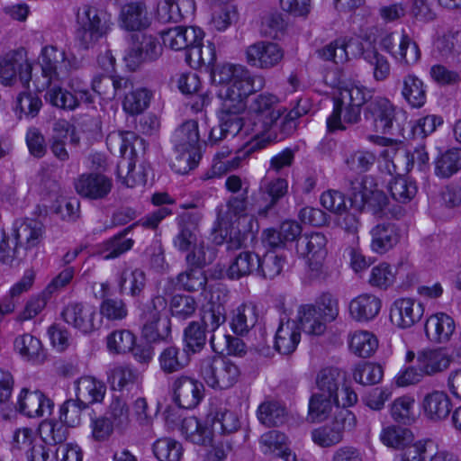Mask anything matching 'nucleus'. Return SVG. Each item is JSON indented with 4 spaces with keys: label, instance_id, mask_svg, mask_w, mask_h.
I'll return each mask as SVG.
<instances>
[{
    "label": "nucleus",
    "instance_id": "37",
    "mask_svg": "<svg viewBox=\"0 0 461 461\" xmlns=\"http://www.w3.org/2000/svg\"><path fill=\"white\" fill-rule=\"evenodd\" d=\"M422 407L425 415L431 420L446 419L451 411V401L443 391H433L425 395Z\"/></svg>",
    "mask_w": 461,
    "mask_h": 461
},
{
    "label": "nucleus",
    "instance_id": "5",
    "mask_svg": "<svg viewBox=\"0 0 461 461\" xmlns=\"http://www.w3.org/2000/svg\"><path fill=\"white\" fill-rule=\"evenodd\" d=\"M278 102V97L270 93L259 94L251 100L249 110L255 120V140L262 141L270 136L272 141L277 138L268 132L281 117V112L277 109Z\"/></svg>",
    "mask_w": 461,
    "mask_h": 461
},
{
    "label": "nucleus",
    "instance_id": "34",
    "mask_svg": "<svg viewBox=\"0 0 461 461\" xmlns=\"http://www.w3.org/2000/svg\"><path fill=\"white\" fill-rule=\"evenodd\" d=\"M301 330L306 334L321 336L326 329L327 323L322 315L317 312V308L313 304H303L297 311V321Z\"/></svg>",
    "mask_w": 461,
    "mask_h": 461
},
{
    "label": "nucleus",
    "instance_id": "59",
    "mask_svg": "<svg viewBox=\"0 0 461 461\" xmlns=\"http://www.w3.org/2000/svg\"><path fill=\"white\" fill-rule=\"evenodd\" d=\"M133 229V225L125 228L122 232L113 236L104 242V258L112 259L120 257L123 253L130 250L134 240L132 239H126L125 236Z\"/></svg>",
    "mask_w": 461,
    "mask_h": 461
},
{
    "label": "nucleus",
    "instance_id": "2",
    "mask_svg": "<svg viewBox=\"0 0 461 461\" xmlns=\"http://www.w3.org/2000/svg\"><path fill=\"white\" fill-rule=\"evenodd\" d=\"M374 97L372 91L363 86L352 85L340 89L334 99V107L327 119L329 131L345 130L343 122L355 124L360 121L362 107Z\"/></svg>",
    "mask_w": 461,
    "mask_h": 461
},
{
    "label": "nucleus",
    "instance_id": "61",
    "mask_svg": "<svg viewBox=\"0 0 461 461\" xmlns=\"http://www.w3.org/2000/svg\"><path fill=\"white\" fill-rule=\"evenodd\" d=\"M389 190L394 200L399 203H407L415 197L418 188L415 181L404 176H399L390 181Z\"/></svg>",
    "mask_w": 461,
    "mask_h": 461
},
{
    "label": "nucleus",
    "instance_id": "42",
    "mask_svg": "<svg viewBox=\"0 0 461 461\" xmlns=\"http://www.w3.org/2000/svg\"><path fill=\"white\" fill-rule=\"evenodd\" d=\"M189 354L176 346L167 347L158 356L159 368L167 375L180 372L189 364Z\"/></svg>",
    "mask_w": 461,
    "mask_h": 461
},
{
    "label": "nucleus",
    "instance_id": "60",
    "mask_svg": "<svg viewBox=\"0 0 461 461\" xmlns=\"http://www.w3.org/2000/svg\"><path fill=\"white\" fill-rule=\"evenodd\" d=\"M285 414V409L276 402H265L259 405L258 410L259 421L267 427L283 424Z\"/></svg>",
    "mask_w": 461,
    "mask_h": 461
},
{
    "label": "nucleus",
    "instance_id": "33",
    "mask_svg": "<svg viewBox=\"0 0 461 461\" xmlns=\"http://www.w3.org/2000/svg\"><path fill=\"white\" fill-rule=\"evenodd\" d=\"M382 307L381 300L371 294H363L349 303V313L357 321H369L375 319Z\"/></svg>",
    "mask_w": 461,
    "mask_h": 461
},
{
    "label": "nucleus",
    "instance_id": "62",
    "mask_svg": "<svg viewBox=\"0 0 461 461\" xmlns=\"http://www.w3.org/2000/svg\"><path fill=\"white\" fill-rule=\"evenodd\" d=\"M375 160L376 157L374 153L358 149L346 154L344 163L349 171L361 174L370 170Z\"/></svg>",
    "mask_w": 461,
    "mask_h": 461
},
{
    "label": "nucleus",
    "instance_id": "25",
    "mask_svg": "<svg viewBox=\"0 0 461 461\" xmlns=\"http://www.w3.org/2000/svg\"><path fill=\"white\" fill-rule=\"evenodd\" d=\"M174 141L176 149L181 153L185 160H189L199 149L198 122L194 120H189L182 123L175 132Z\"/></svg>",
    "mask_w": 461,
    "mask_h": 461
},
{
    "label": "nucleus",
    "instance_id": "30",
    "mask_svg": "<svg viewBox=\"0 0 461 461\" xmlns=\"http://www.w3.org/2000/svg\"><path fill=\"white\" fill-rule=\"evenodd\" d=\"M11 233L26 253V250L36 247L41 241L43 225L36 220L15 221Z\"/></svg>",
    "mask_w": 461,
    "mask_h": 461
},
{
    "label": "nucleus",
    "instance_id": "13",
    "mask_svg": "<svg viewBox=\"0 0 461 461\" xmlns=\"http://www.w3.org/2000/svg\"><path fill=\"white\" fill-rule=\"evenodd\" d=\"M247 63L260 69H270L277 66L284 58V50L275 42L259 41L245 50Z\"/></svg>",
    "mask_w": 461,
    "mask_h": 461
},
{
    "label": "nucleus",
    "instance_id": "50",
    "mask_svg": "<svg viewBox=\"0 0 461 461\" xmlns=\"http://www.w3.org/2000/svg\"><path fill=\"white\" fill-rule=\"evenodd\" d=\"M132 87V83L125 77L106 76L94 80L93 89L104 98H113L117 93L123 89Z\"/></svg>",
    "mask_w": 461,
    "mask_h": 461
},
{
    "label": "nucleus",
    "instance_id": "26",
    "mask_svg": "<svg viewBox=\"0 0 461 461\" xmlns=\"http://www.w3.org/2000/svg\"><path fill=\"white\" fill-rule=\"evenodd\" d=\"M120 26L129 32L142 31L148 29L151 24V18L149 15L145 4L141 2H131L124 5L119 15Z\"/></svg>",
    "mask_w": 461,
    "mask_h": 461
},
{
    "label": "nucleus",
    "instance_id": "43",
    "mask_svg": "<svg viewBox=\"0 0 461 461\" xmlns=\"http://www.w3.org/2000/svg\"><path fill=\"white\" fill-rule=\"evenodd\" d=\"M348 346L352 353L359 357H371L378 348L377 338L367 330H356L348 337Z\"/></svg>",
    "mask_w": 461,
    "mask_h": 461
},
{
    "label": "nucleus",
    "instance_id": "38",
    "mask_svg": "<svg viewBox=\"0 0 461 461\" xmlns=\"http://www.w3.org/2000/svg\"><path fill=\"white\" fill-rule=\"evenodd\" d=\"M180 431L185 438L193 444L205 446L212 440L210 423L203 425L195 417H187L182 420Z\"/></svg>",
    "mask_w": 461,
    "mask_h": 461
},
{
    "label": "nucleus",
    "instance_id": "58",
    "mask_svg": "<svg viewBox=\"0 0 461 461\" xmlns=\"http://www.w3.org/2000/svg\"><path fill=\"white\" fill-rule=\"evenodd\" d=\"M106 417L113 424L115 429L120 432L124 431L130 425V410L125 400L118 396L113 397L108 410Z\"/></svg>",
    "mask_w": 461,
    "mask_h": 461
},
{
    "label": "nucleus",
    "instance_id": "54",
    "mask_svg": "<svg viewBox=\"0 0 461 461\" xmlns=\"http://www.w3.org/2000/svg\"><path fill=\"white\" fill-rule=\"evenodd\" d=\"M206 333L199 321H191L184 330V349L188 354L200 352L206 344Z\"/></svg>",
    "mask_w": 461,
    "mask_h": 461
},
{
    "label": "nucleus",
    "instance_id": "21",
    "mask_svg": "<svg viewBox=\"0 0 461 461\" xmlns=\"http://www.w3.org/2000/svg\"><path fill=\"white\" fill-rule=\"evenodd\" d=\"M71 88L73 92L59 86L50 87L46 93V99L53 106L69 111L77 108L82 102H93L92 95L86 89L80 86L74 88L73 85Z\"/></svg>",
    "mask_w": 461,
    "mask_h": 461
},
{
    "label": "nucleus",
    "instance_id": "47",
    "mask_svg": "<svg viewBox=\"0 0 461 461\" xmlns=\"http://www.w3.org/2000/svg\"><path fill=\"white\" fill-rule=\"evenodd\" d=\"M340 383L341 375L339 369L324 367L318 372L315 378L316 393L326 394L328 397L338 398Z\"/></svg>",
    "mask_w": 461,
    "mask_h": 461
},
{
    "label": "nucleus",
    "instance_id": "44",
    "mask_svg": "<svg viewBox=\"0 0 461 461\" xmlns=\"http://www.w3.org/2000/svg\"><path fill=\"white\" fill-rule=\"evenodd\" d=\"M105 393V384L92 376L81 377L77 382V397L87 405L102 402Z\"/></svg>",
    "mask_w": 461,
    "mask_h": 461
},
{
    "label": "nucleus",
    "instance_id": "49",
    "mask_svg": "<svg viewBox=\"0 0 461 461\" xmlns=\"http://www.w3.org/2000/svg\"><path fill=\"white\" fill-rule=\"evenodd\" d=\"M0 262L8 266L18 265L25 257V252L15 240L12 233L0 231Z\"/></svg>",
    "mask_w": 461,
    "mask_h": 461
},
{
    "label": "nucleus",
    "instance_id": "51",
    "mask_svg": "<svg viewBox=\"0 0 461 461\" xmlns=\"http://www.w3.org/2000/svg\"><path fill=\"white\" fill-rule=\"evenodd\" d=\"M338 403V398L313 393L309 401L308 418L312 422L323 421L329 417L333 405Z\"/></svg>",
    "mask_w": 461,
    "mask_h": 461
},
{
    "label": "nucleus",
    "instance_id": "53",
    "mask_svg": "<svg viewBox=\"0 0 461 461\" xmlns=\"http://www.w3.org/2000/svg\"><path fill=\"white\" fill-rule=\"evenodd\" d=\"M350 41L347 38H338L317 50L318 56L326 61L344 64L349 60L348 47Z\"/></svg>",
    "mask_w": 461,
    "mask_h": 461
},
{
    "label": "nucleus",
    "instance_id": "3",
    "mask_svg": "<svg viewBox=\"0 0 461 461\" xmlns=\"http://www.w3.org/2000/svg\"><path fill=\"white\" fill-rule=\"evenodd\" d=\"M76 25V40L87 50L109 32L113 25L112 16L103 8L84 5L77 12Z\"/></svg>",
    "mask_w": 461,
    "mask_h": 461
},
{
    "label": "nucleus",
    "instance_id": "19",
    "mask_svg": "<svg viewBox=\"0 0 461 461\" xmlns=\"http://www.w3.org/2000/svg\"><path fill=\"white\" fill-rule=\"evenodd\" d=\"M61 317L66 323L82 333H91L96 329L95 310L93 306L77 302L69 303L61 312Z\"/></svg>",
    "mask_w": 461,
    "mask_h": 461
},
{
    "label": "nucleus",
    "instance_id": "48",
    "mask_svg": "<svg viewBox=\"0 0 461 461\" xmlns=\"http://www.w3.org/2000/svg\"><path fill=\"white\" fill-rule=\"evenodd\" d=\"M14 348L23 357L30 361L37 363L44 361L45 355L41 340L29 333L17 337L14 340Z\"/></svg>",
    "mask_w": 461,
    "mask_h": 461
},
{
    "label": "nucleus",
    "instance_id": "41",
    "mask_svg": "<svg viewBox=\"0 0 461 461\" xmlns=\"http://www.w3.org/2000/svg\"><path fill=\"white\" fill-rule=\"evenodd\" d=\"M259 257L249 250L239 252L230 263L227 276L230 279L239 280L251 275L254 271L258 273Z\"/></svg>",
    "mask_w": 461,
    "mask_h": 461
},
{
    "label": "nucleus",
    "instance_id": "28",
    "mask_svg": "<svg viewBox=\"0 0 461 461\" xmlns=\"http://www.w3.org/2000/svg\"><path fill=\"white\" fill-rule=\"evenodd\" d=\"M456 330L452 317L444 312L430 315L425 322L427 338L434 343L447 342Z\"/></svg>",
    "mask_w": 461,
    "mask_h": 461
},
{
    "label": "nucleus",
    "instance_id": "39",
    "mask_svg": "<svg viewBox=\"0 0 461 461\" xmlns=\"http://www.w3.org/2000/svg\"><path fill=\"white\" fill-rule=\"evenodd\" d=\"M259 190L269 197V202L266 206L258 210V214L266 217L268 212L273 210L278 202L288 194V181L284 177L264 179Z\"/></svg>",
    "mask_w": 461,
    "mask_h": 461
},
{
    "label": "nucleus",
    "instance_id": "15",
    "mask_svg": "<svg viewBox=\"0 0 461 461\" xmlns=\"http://www.w3.org/2000/svg\"><path fill=\"white\" fill-rule=\"evenodd\" d=\"M32 66L27 60L26 50L20 48L6 55L0 60V82L5 86H11L19 77L22 81L28 82Z\"/></svg>",
    "mask_w": 461,
    "mask_h": 461
},
{
    "label": "nucleus",
    "instance_id": "56",
    "mask_svg": "<svg viewBox=\"0 0 461 461\" xmlns=\"http://www.w3.org/2000/svg\"><path fill=\"white\" fill-rule=\"evenodd\" d=\"M136 344V336L129 330H116L106 337V346L113 354H126Z\"/></svg>",
    "mask_w": 461,
    "mask_h": 461
},
{
    "label": "nucleus",
    "instance_id": "16",
    "mask_svg": "<svg viewBox=\"0 0 461 461\" xmlns=\"http://www.w3.org/2000/svg\"><path fill=\"white\" fill-rule=\"evenodd\" d=\"M112 187V179L100 173H84L75 181L77 193L82 197L92 200L105 198Z\"/></svg>",
    "mask_w": 461,
    "mask_h": 461
},
{
    "label": "nucleus",
    "instance_id": "6",
    "mask_svg": "<svg viewBox=\"0 0 461 461\" xmlns=\"http://www.w3.org/2000/svg\"><path fill=\"white\" fill-rule=\"evenodd\" d=\"M199 373L210 387L221 390L232 387L240 375L237 365L220 357H206L201 359Z\"/></svg>",
    "mask_w": 461,
    "mask_h": 461
},
{
    "label": "nucleus",
    "instance_id": "14",
    "mask_svg": "<svg viewBox=\"0 0 461 461\" xmlns=\"http://www.w3.org/2000/svg\"><path fill=\"white\" fill-rule=\"evenodd\" d=\"M201 219L202 213L199 212H185L177 217L178 231L173 244L178 251L187 252L202 240L198 229Z\"/></svg>",
    "mask_w": 461,
    "mask_h": 461
},
{
    "label": "nucleus",
    "instance_id": "55",
    "mask_svg": "<svg viewBox=\"0 0 461 461\" xmlns=\"http://www.w3.org/2000/svg\"><path fill=\"white\" fill-rule=\"evenodd\" d=\"M461 169V149H452L440 157L435 162V173L442 178L450 177Z\"/></svg>",
    "mask_w": 461,
    "mask_h": 461
},
{
    "label": "nucleus",
    "instance_id": "57",
    "mask_svg": "<svg viewBox=\"0 0 461 461\" xmlns=\"http://www.w3.org/2000/svg\"><path fill=\"white\" fill-rule=\"evenodd\" d=\"M362 57L373 68V77L375 81H384L389 77L391 73L390 62L375 48L364 50Z\"/></svg>",
    "mask_w": 461,
    "mask_h": 461
},
{
    "label": "nucleus",
    "instance_id": "45",
    "mask_svg": "<svg viewBox=\"0 0 461 461\" xmlns=\"http://www.w3.org/2000/svg\"><path fill=\"white\" fill-rule=\"evenodd\" d=\"M402 95L413 108L422 107L427 99L423 82L415 75L409 74L403 77Z\"/></svg>",
    "mask_w": 461,
    "mask_h": 461
},
{
    "label": "nucleus",
    "instance_id": "4",
    "mask_svg": "<svg viewBox=\"0 0 461 461\" xmlns=\"http://www.w3.org/2000/svg\"><path fill=\"white\" fill-rule=\"evenodd\" d=\"M167 299L162 295L154 296L143 305L140 314L141 337L149 343L166 341L171 334V321L165 316Z\"/></svg>",
    "mask_w": 461,
    "mask_h": 461
},
{
    "label": "nucleus",
    "instance_id": "7",
    "mask_svg": "<svg viewBox=\"0 0 461 461\" xmlns=\"http://www.w3.org/2000/svg\"><path fill=\"white\" fill-rule=\"evenodd\" d=\"M162 53L158 39L151 34L137 32L131 34L124 55L126 66L132 71L146 62L157 60Z\"/></svg>",
    "mask_w": 461,
    "mask_h": 461
},
{
    "label": "nucleus",
    "instance_id": "11",
    "mask_svg": "<svg viewBox=\"0 0 461 461\" xmlns=\"http://www.w3.org/2000/svg\"><path fill=\"white\" fill-rule=\"evenodd\" d=\"M246 106L236 105L231 103L222 104L218 112L219 125L212 127L209 132V141L216 144L227 138L228 135L235 136L242 128L243 121L240 114Z\"/></svg>",
    "mask_w": 461,
    "mask_h": 461
},
{
    "label": "nucleus",
    "instance_id": "27",
    "mask_svg": "<svg viewBox=\"0 0 461 461\" xmlns=\"http://www.w3.org/2000/svg\"><path fill=\"white\" fill-rule=\"evenodd\" d=\"M271 142V137L263 139L262 141L253 139L249 145H245L242 149H239L234 157L228 159L230 155V150L228 148H222L214 156L213 167L219 170L224 168L225 170L236 169L242 165V161L245 160L251 152L256 149L264 148L267 143Z\"/></svg>",
    "mask_w": 461,
    "mask_h": 461
},
{
    "label": "nucleus",
    "instance_id": "64",
    "mask_svg": "<svg viewBox=\"0 0 461 461\" xmlns=\"http://www.w3.org/2000/svg\"><path fill=\"white\" fill-rule=\"evenodd\" d=\"M436 445L430 439L419 440L408 445L402 454V461H430Z\"/></svg>",
    "mask_w": 461,
    "mask_h": 461
},
{
    "label": "nucleus",
    "instance_id": "35",
    "mask_svg": "<svg viewBox=\"0 0 461 461\" xmlns=\"http://www.w3.org/2000/svg\"><path fill=\"white\" fill-rule=\"evenodd\" d=\"M65 51L59 50L54 45L45 46L41 50V69L45 77L50 80H61L66 77V71H63V61Z\"/></svg>",
    "mask_w": 461,
    "mask_h": 461
},
{
    "label": "nucleus",
    "instance_id": "8",
    "mask_svg": "<svg viewBox=\"0 0 461 461\" xmlns=\"http://www.w3.org/2000/svg\"><path fill=\"white\" fill-rule=\"evenodd\" d=\"M397 107L387 98L375 96L364 106V119L374 130L383 134H390L398 125Z\"/></svg>",
    "mask_w": 461,
    "mask_h": 461
},
{
    "label": "nucleus",
    "instance_id": "24",
    "mask_svg": "<svg viewBox=\"0 0 461 461\" xmlns=\"http://www.w3.org/2000/svg\"><path fill=\"white\" fill-rule=\"evenodd\" d=\"M327 238L321 232H311L301 235L296 241L297 253L307 258L310 261L315 260L312 265L316 269L327 254Z\"/></svg>",
    "mask_w": 461,
    "mask_h": 461
},
{
    "label": "nucleus",
    "instance_id": "18",
    "mask_svg": "<svg viewBox=\"0 0 461 461\" xmlns=\"http://www.w3.org/2000/svg\"><path fill=\"white\" fill-rule=\"evenodd\" d=\"M162 41L165 47L179 51L185 50V54L194 44H198L203 38V32L194 26H176L161 32Z\"/></svg>",
    "mask_w": 461,
    "mask_h": 461
},
{
    "label": "nucleus",
    "instance_id": "63",
    "mask_svg": "<svg viewBox=\"0 0 461 461\" xmlns=\"http://www.w3.org/2000/svg\"><path fill=\"white\" fill-rule=\"evenodd\" d=\"M153 452L159 461H179L182 454V445L175 439L164 438L153 444Z\"/></svg>",
    "mask_w": 461,
    "mask_h": 461
},
{
    "label": "nucleus",
    "instance_id": "20",
    "mask_svg": "<svg viewBox=\"0 0 461 461\" xmlns=\"http://www.w3.org/2000/svg\"><path fill=\"white\" fill-rule=\"evenodd\" d=\"M424 307L411 298H401L393 302L390 309V319L402 329L412 327L423 316Z\"/></svg>",
    "mask_w": 461,
    "mask_h": 461
},
{
    "label": "nucleus",
    "instance_id": "52",
    "mask_svg": "<svg viewBox=\"0 0 461 461\" xmlns=\"http://www.w3.org/2000/svg\"><path fill=\"white\" fill-rule=\"evenodd\" d=\"M185 60L189 65L214 66L216 61L215 45L212 41L203 44L202 41L198 44H194L192 49L185 54Z\"/></svg>",
    "mask_w": 461,
    "mask_h": 461
},
{
    "label": "nucleus",
    "instance_id": "1",
    "mask_svg": "<svg viewBox=\"0 0 461 461\" xmlns=\"http://www.w3.org/2000/svg\"><path fill=\"white\" fill-rule=\"evenodd\" d=\"M211 72L212 81L222 86L218 93L222 104L247 106V98L261 91L266 86L263 76L252 74L245 66L240 64L217 65Z\"/></svg>",
    "mask_w": 461,
    "mask_h": 461
},
{
    "label": "nucleus",
    "instance_id": "10",
    "mask_svg": "<svg viewBox=\"0 0 461 461\" xmlns=\"http://www.w3.org/2000/svg\"><path fill=\"white\" fill-rule=\"evenodd\" d=\"M355 426V416L348 410L338 412L330 423L312 431V441L321 447H331L339 444L346 430Z\"/></svg>",
    "mask_w": 461,
    "mask_h": 461
},
{
    "label": "nucleus",
    "instance_id": "23",
    "mask_svg": "<svg viewBox=\"0 0 461 461\" xmlns=\"http://www.w3.org/2000/svg\"><path fill=\"white\" fill-rule=\"evenodd\" d=\"M454 362L450 354L442 348H425L418 351L416 364L424 376H435L446 372Z\"/></svg>",
    "mask_w": 461,
    "mask_h": 461
},
{
    "label": "nucleus",
    "instance_id": "36",
    "mask_svg": "<svg viewBox=\"0 0 461 461\" xmlns=\"http://www.w3.org/2000/svg\"><path fill=\"white\" fill-rule=\"evenodd\" d=\"M206 422L210 423L212 435L214 433L230 434L237 431L240 427L238 415L221 407L214 411L212 410L206 417Z\"/></svg>",
    "mask_w": 461,
    "mask_h": 461
},
{
    "label": "nucleus",
    "instance_id": "31",
    "mask_svg": "<svg viewBox=\"0 0 461 461\" xmlns=\"http://www.w3.org/2000/svg\"><path fill=\"white\" fill-rule=\"evenodd\" d=\"M194 11V0H164L158 6V18L162 23H179L192 17Z\"/></svg>",
    "mask_w": 461,
    "mask_h": 461
},
{
    "label": "nucleus",
    "instance_id": "22",
    "mask_svg": "<svg viewBox=\"0 0 461 461\" xmlns=\"http://www.w3.org/2000/svg\"><path fill=\"white\" fill-rule=\"evenodd\" d=\"M53 402L40 391L23 388L18 397L16 410L30 418L43 417L52 411Z\"/></svg>",
    "mask_w": 461,
    "mask_h": 461
},
{
    "label": "nucleus",
    "instance_id": "46",
    "mask_svg": "<svg viewBox=\"0 0 461 461\" xmlns=\"http://www.w3.org/2000/svg\"><path fill=\"white\" fill-rule=\"evenodd\" d=\"M380 439L388 447L405 449L413 441L414 436L407 428L390 425L382 429Z\"/></svg>",
    "mask_w": 461,
    "mask_h": 461
},
{
    "label": "nucleus",
    "instance_id": "12",
    "mask_svg": "<svg viewBox=\"0 0 461 461\" xmlns=\"http://www.w3.org/2000/svg\"><path fill=\"white\" fill-rule=\"evenodd\" d=\"M173 402L182 409L195 408L204 396V386L200 381L186 375L174 379L171 384Z\"/></svg>",
    "mask_w": 461,
    "mask_h": 461
},
{
    "label": "nucleus",
    "instance_id": "9",
    "mask_svg": "<svg viewBox=\"0 0 461 461\" xmlns=\"http://www.w3.org/2000/svg\"><path fill=\"white\" fill-rule=\"evenodd\" d=\"M351 201L359 210H369L374 214L381 213L388 204L386 194L376 188L369 176L351 182Z\"/></svg>",
    "mask_w": 461,
    "mask_h": 461
},
{
    "label": "nucleus",
    "instance_id": "32",
    "mask_svg": "<svg viewBox=\"0 0 461 461\" xmlns=\"http://www.w3.org/2000/svg\"><path fill=\"white\" fill-rule=\"evenodd\" d=\"M371 249L384 254L393 249L400 239L397 227L390 222L378 223L370 230Z\"/></svg>",
    "mask_w": 461,
    "mask_h": 461
},
{
    "label": "nucleus",
    "instance_id": "40",
    "mask_svg": "<svg viewBox=\"0 0 461 461\" xmlns=\"http://www.w3.org/2000/svg\"><path fill=\"white\" fill-rule=\"evenodd\" d=\"M257 306L252 303H243L232 312L230 327L237 335L247 334L258 322Z\"/></svg>",
    "mask_w": 461,
    "mask_h": 461
},
{
    "label": "nucleus",
    "instance_id": "17",
    "mask_svg": "<svg viewBox=\"0 0 461 461\" xmlns=\"http://www.w3.org/2000/svg\"><path fill=\"white\" fill-rule=\"evenodd\" d=\"M203 328L211 334L210 345L216 353H223V348L219 344V338L216 332L221 326L226 322V309L222 303H216L213 301L208 302L203 305L201 313V321Z\"/></svg>",
    "mask_w": 461,
    "mask_h": 461
},
{
    "label": "nucleus",
    "instance_id": "29",
    "mask_svg": "<svg viewBox=\"0 0 461 461\" xmlns=\"http://www.w3.org/2000/svg\"><path fill=\"white\" fill-rule=\"evenodd\" d=\"M301 341V330L295 321H281L275 335V349L281 355H291Z\"/></svg>",
    "mask_w": 461,
    "mask_h": 461
}]
</instances>
